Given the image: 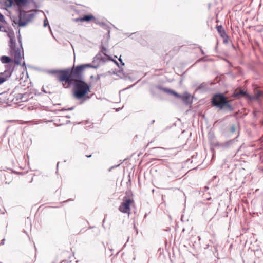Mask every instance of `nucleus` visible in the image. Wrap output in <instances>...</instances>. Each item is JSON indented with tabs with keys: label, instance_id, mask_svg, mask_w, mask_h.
Here are the masks:
<instances>
[{
	"label": "nucleus",
	"instance_id": "nucleus-1",
	"mask_svg": "<svg viewBox=\"0 0 263 263\" xmlns=\"http://www.w3.org/2000/svg\"><path fill=\"white\" fill-rule=\"evenodd\" d=\"M71 85H73V96L77 100L81 101V104L90 98L88 95L90 92V85L84 81L83 76L71 74L69 81H67L66 83L62 84L63 87L65 88H69Z\"/></svg>",
	"mask_w": 263,
	"mask_h": 263
},
{
	"label": "nucleus",
	"instance_id": "nucleus-2",
	"mask_svg": "<svg viewBox=\"0 0 263 263\" xmlns=\"http://www.w3.org/2000/svg\"><path fill=\"white\" fill-rule=\"evenodd\" d=\"M231 100L223 93H216L213 95L211 99V105L227 112H232L235 110V107L231 104Z\"/></svg>",
	"mask_w": 263,
	"mask_h": 263
},
{
	"label": "nucleus",
	"instance_id": "nucleus-3",
	"mask_svg": "<svg viewBox=\"0 0 263 263\" xmlns=\"http://www.w3.org/2000/svg\"><path fill=\"white\" fill-rule=\"evenodd\" d=\"M156 88L159 90L163 91L166 93L174 96L177 99H180L185 105H191L193 103L192 99L194 97L192 96L191 97V95L187 92H184L182 95H180L175 90L166 87H163L160 85L156 86Z\"/></svg>",
	"mask_w": 263,
	"mask_h": 263
},
{
	"label": "nucleus",
	"instance_id": "nucleus-4",
	"mask_svg": "<svg viewBox=\"0 0 263 263\" xmlns=\"http://www.w3.org/2000/svg\"><path fill=\"white\" fill-rule=\"evenodd\" d=\"M48 73L54 74L57 77L58 80L61 82L66 83L71 75V68H67L65 69H54L48 70Z\"/></svg>",
	"mask_w": 263,
	"mask_h": 263
},
{
	"label": "nucleus",
	"instance_id": "nucleus-5",
	"mask_svg": "<svg viewBox=\"0 0 263 263\" xmlns=\"http://www.w3.org/2000/svg\"><path fill=\"white\" fill-rule=\"evenodd\" d=\"M132 194L130 191L126 192L125 196L123 198V202L120 205L119 210L123 213H129L130 204L134 202L133 198H130Z\"/></svg>",
	"mask_w": 263,
	"mask_h": 263
},
{
	"label": "nucleus",
	"instance_id": "nucleus-6",
	"mask_svg": "<svg viewBox=\"0 0 263 263\" xmlns=\"http://www.w3.org/2000/svg\"><path fill=\"white\" fill-rule=\"evenodd\" d=\"M98 67V65H93L90 63L78 65L76 66L73 65V66L71 68V74L79 76H83V71L86 68H91L97 69Z\"/></svg>",
	"mask_w": 263,
	"mask_h": 263
},
{
	"label": "nucleus",
	"instance_id": "nucleus-7",
	"mask_svg": "<svg viewBox=\"0 0 263 263\" xmlns=\"http://www.w3.org/2000/svg\"><path fill=\"white\" fill-rule=\"evenodd\" d=\"M4 71L0 72V85L9 79L14 71V66L12 65H6Z\"/></svg>",
	"mask_w": 263,
	"mask_h": 263
},
{
	"label": "nucleus",
	"instance_id": "nucleus-8",
	"mask_svg": "<svg viewBox=\"0 0 263 263\" xmlns=\"http://www.w3.org/2000/svg\"><path fill=\"white\" fill-rule=\"evenodd\" d=\"M213 84L212 82H203L196 88L195 91H201L202 92L208 91L210 89V86Z\"/></svg>",
	"mask_w": 263,
	"mask_h": 263
},
{
	"label": "nucleus",
	"instance_id": "nucleus-9",
	"mask_svg": "<svg viewBox=\"0 0 263 263\" xmlns=\"http://www.w3.org/2000/svg\"><path fill=\"white\" fill-rule=\"evenodd\" d=\"M262 97H263V92L257 88H255L254 89V95L249 94V99L251 101H257Z\"/></svg>",
	"mask_w": 263,
	"mask_h": 263
},
{
	"label": "nucleus",
	"instance_id": "nucleus-10",
	"mask_svg": "<svg viewBox=\"0 0 263 263\" xmlns=\"http://www.w3.org/2000/svg\"><path fill=\"white\" fill-rule=\"evenodd\" d=\"M232 97L235 98L246 97L249 99V93L247 91L240 89L239 91L235 90L232 95Z\"/></svg>",
	"mask_w": 263,
	"mask_h": 263
},
{
	"label": "nucleus",
	"instance_id": "nucleus-11",
	"mask_svg": "<svg viewBox=\"0 0 263 263\" xmlns=\"http://www.w3.org/2000/svg\"><path fill=\"white\" fill-rule=\"evenodd\" d=\"M238 126H239L238 125ZM239 135H240V129H239V127H238V129L237 130V136L235 138H234V139L229 140L224 142V149H228V148H230L232 146V145L236 141H237V139L239 137Z\"/></svg>",
	"mask_w": 263,
	"mask_h": 263
},
{
	"label": "nucleus",
	"instance_id": "nucleus-12",
	"mask_svg": "<svg viewBox=\"0 0 263 263\" xmlns=\"http://www.w3.org/2000/svg\"><path fill=\"white\" fill-rule=\"evenodd\" d=\"M14 53L15 60L14 63L16 65H18L21 64L20 60L22 58L21 57V51L20 48H17L16 50L12 51V54Z\"/></svg>",
	"mask_w": 263,
	"mask_h": 263
},
{
	"label": "nucleus",
	"instance_id": "nucleus-13",
	"mask_svg": "<svg viewBox=\"0 0 263 263\" xmlns=\"http://www.w3.org/2000/svg\"><path fill=\"white\" fill-rule=\"evenodd\" d=\"M34 13H30L27 16V18L25 21H20L18 22V24L20 27H24L25 26L28 22L30 21L34 17Z\"/></svg>",
	"mask_w": 263,
	"mask_h": 263
},
{
	"label": "nucleus",
	"instance_id": "nucleus-14",
	"mask_svg": "<svg viewBox=\"0 0 263 263\" xmlns=\"http://www.w3.org/2000/svg\"><path fill=\"white\" fill-rule=\"evenodd\" d=\"M210 146H211V149L212 150L214 147H216L219 149H224V142L221 143L218 142H212L210 141Z\"/></svg>",
	"mask_w": 263,
	"mask_h": 263
},
{
	"label": "nucleus",
	"instance_id": "nucleus-15",
	"mask_svg": "<svg viewBox=\"0 0 263 263\" xmlns=\"http://www.w3.org/2000/svg\"><path fill=\"white\" fill-rule=\"evenodd\" d=\"M1 61L3 64L10 65V63H12L14 61L9 56L3 55L1 57Z\"/></svg>",
	"mask_w": 263,
	"mask_h": 263
},
{
	"label": "nucleus",
	"instance_id": "nucleus-16",
	"mask_svg": "<svg viewBox=\"0 0 263 263\" xmlns=\"http://www.w3.org/2000/svg\"><path fill=\"white\" fill-rule=\"evenodd\" d=\"M23 96L22 102H26L33 97V93L31 92H28V90L24 93H22Z\"/></svg>",
	"mask_w": 263,
	"mask_h": 263
},
{
	"label": "nucleus",
	"instance_id": "nucleus-17",
	"mask_svg": "<svg viewBox=\"0 0 263 263\" xmlns=\"http://www.w3.org/2000/svg\"><path fill=\"white\" fill-rule=\"evenodd\" d=\"M216 28L217 29L218 33L221 37L227 35L226 31L224 30L222 25H217L216 26Z\"/></svg>",
	"mask_w": 263,
	"mask_h": 263
},
{
	"label": "nucleus",
	"instance_id": "nucleus-18",
	"mask_svg": "<svg viewBox=\"0 0 263 263\" xmlns=\"http://www.w3.org/2000/svg\"><path fill=\"white\" fill-rule=\"evenodd\" d=\"M95 17L92 14L84 15L81 17L82 22H89L92 20H95Z\"/></svg>",
	"mask_w": 263,
	"mask_h": 263
},
{
	"label": "nucleus",
	"instance_id": "nucleus-19",
	"mask_svg": "<svg viewBox=\"0 0 263 263\" xmlns=\"http://www.w3.org/2000/svg\"><path fill=\"white\" fill-rule=\"evenodd\" d=\"M9 43L10 54L12 55V51H14V50H15L17 49L16 48V41L15 40L11 39V41H10Z\"/></svg>",
	"mask_w": 263,
	"mask_h": 263
},
{
	"label": "nucleus",
	"instance_id": "nucleus-20",
	"mask_svg": "<svg viewBox=\"0 0 263 263\" xmlns=\"http://www.w3.org/2000/svg\"><path fill=\"white\" fill-rule=\"evenodd\" d=\"M100 25L104 29L107 31V37L108 39L110 38V29L108 25L103 22L99 23Z\"/></svg>",
	"mask_w": 263,
	"mask_h": 263
},
{
	"label": "nucleus",
	"instance_id": "nucleus-21",
	"mask_svg": "<svg viewBox=\"0 0 263 263\" xmlns=\"http://www.w3.org/2000/svg\"><path fill=\"white\" fill-rule=\"evenodd\" d=\"M103 61V62H105L106 61V58L102 57L101 55V52H99V53H98L94 58H93V62H94L95 61Z\"/></svg>",
	"mask_w": 263,
	"mask_h": 263
},
{
	"label": "nucleus",
	"instance_id": "nucleus-22",
	"mask_svg": "<svg viewBox=\"0 0 263 263\" xmlns=\"http://www.w3.org/2000/svg\"><path fill=\"white\" fill-rule=\"evenodd\" d=\"M17 12L19 13V21H22L26 15V12L21 8H18Z\"/></svg>",
	"mask_w": 263,
	"mask_h": 263
},
{
	"label": "nucleus",
	"instance_id": "nucleus-23",
	"mask_svg": "<svg viewBox=\"0 0 263 263\" xmlns=\"http://www.w3.org/2000/svg\"><path fill=\"white\" fill-rule=\"evenodd\" d=\"M23 96L22 95V93H18L16 94L15 98L17 101H20V102H22Z\"/></svg>",
	"mask_w": 263,
	"mask_h": 263
},
{
	"label": "nucleus",
	"instance_id": "nucleus-24",
	"mask_svg": "<svg viewBox=\"0 0 263 263\" xmlns=\"http://www.w3.org/2000/svg\"><path fill=\"white\" fill-rule=\"evenodd\" d=\"M8 36L10 39V41H11V39L15 40L14 33L13 31L11 32H8L7 34Z\"/></svg>",
	"mask_w": 263,
	"mask_h": 263
},
{
	"label": "nucleus",
	"instance_id": "nucleus-25",
	"mask_svg": "<svg viewBox=\"0 0 263 263\" xmlns=\"http://www.w3.org/2000/svg\"><path fill=\"white\" fill-rule=\"evenodd\" d=\"M101 49V52L105 56L108 57V55L105 52L107 50V49L105 47H104L103 45H101L100 47Z\"/></svg>",
	"mask_w": 263,
	"mask_h": 263
},
{
	"label": "nucleus",
	"instance_id": "nucleus-26",
	"mask_svg": "<svg viewBox=\"0 0 263 263\" xmlns=\"http://www.w3.org/2000/svg\"><path fill=\"white\" fill-rule=\"evenodd\" d=\"M237 130L236 126L235 124H232L230 126V131L232 133H234Z\"/></svg>",
	"mask_w": 263,
	"mask_h": 263
},
{
	"label": "nucleus",
	"instance_id": "nucleus-27",
	"mask_svg": "<svg viewBox=\"0 0 263 263\" xmlns=\"http://www.w3.org/2000/svg\"><path fill=\"white\" fill-rule=\"evenodd\" d=\"M18 35H17L18 42L19 43L20 47L23 49L21 36L20 30H18Z\"/></svg>",
	"mask_w": 263,
	"mask_h": 263
},
{
	"label": "nucleus",
	"instance_id": "nucleus-28",
	"mask_svg": "<svg viewBox=\"0 0 263 263\" xmlns=\"http://www.w3.org/2000/svg\"><path fill=\"white\" fill-rule=\"evenodd\" d=\"M222 38L223 39V43L224 44H227L228 43L229 36L228 34L224 36H222Z\"/></svg>",
	"mask_w": 263,
	"mask_h": 263
},
{
	"label": "nucleus",
	"instance_id": "nucleus-29",
	"mask_svg": "<svg viewBox=\"0 0 263 263\" xmlns=\"http://www.w3.org/2000/svg\"><path fill=\"white\" fill-rule=\"evenodd\" d=\"M44 27H46L48 25L49 26V28L50 29V26L49 25V22H48V20L47 19V18H46L44 21Z\"/></svg>",
	"mask_w": 263,
	"mask_h": 263
},
{
	"label": "nucleus",
	"instance_id": "nucleus-30",
	"mask_svg": "<svg viewBox=\"0 0 263 263\" xmlns=\"http://www.w3.org/2000/svg\"><path fill=\"white\" fill-rule=\"evenodd\" d=\"M108 60H110V61H112L119 67V63H118V62L116 60L113 59L110 56H108Z\"/></svg>",
	"mask_w": 263,
	"mask_h": 263
},
{
	"label": "nucleus",
	"instance_id": "nucleus-31",
	"mask_svg": "<svg viewBox=\"0 0 263 263\" xmlns=\"http://www.w3.org/2000/svg\"><path fill=\"white\" fill-rule=\"evenodd\" d=\"M0 22H1L2 23H4L5 22V17H4V15L1 13H0Z\"/></svg>",
	"mask_w": 263,
	"mask_h": 263
},
{
	"label": "nucleus",
	"instance_id": "nucleus-32",
	"mask_svg": "<svg viewBox=\"0 0 263 263\" xmlns=\"http://www.w3.org/2000/svg\"><path fill=\"white\" fill-rule=\"evenodd\" d=\"M103 74H97V76H96V80L97 81L98 80H99L101 78V76H102Z\"/></svg>",
	"mask_w": 263,
	"mask_h": 263
},
{
	"label": "nucleus",
	"instance_id": "nucleus-33",
	"mask_svg": "<svg viewBox=\"0 0 263 263\" xmlns=\"http://www.w3.org/2000/svg\"><path fill=\"white\" fill-rule=\"evenodd\" d=\"M5 238L3 239L0 242V245H4L5 244Z\"/></svg>",
	"mask_w": 263,
	"mask_h": 263
},
{
	"label": "nucleus",
	"instance_id": "nucleus-34",
	"mask_svg": "<svg viewBox=\"0 0 263 263\" xmlns=\"http://www.w3.org/2000/svg\"><path fill=\"white\" fill-rule=\"evenodd\" d=\"M4 28V26L0 25V31H4V32H7L6 30L5 29L4 30H3L2 29Z\"/></svg>",
	"mask_w": 263,
	"mask_h": 263
},
{
	"label": "nucleus",
	"instance_id": "nucleus-35",
	"mask_svg": "<svg viewBox=\"0 0 263 263\" xmlns=\"http://www.w3.org/2000/svg\"><path fill=\"white\" fill-rule=\"evenodd\" d=\"M81 19V17H80L76 18L74 20L76 22H78L79 21L82 22V20Z\"/></svg>",
	"mask_w": 263,
	"mask_h": 263
},
{
	"label": "nucleus",
	"instance_id": "nucleus-36",
	"mask_svg": "<svg viewBox=\"0 0 263 263\" xmlns=\"http://www.w3.org/2000/svg\"><path fill=\"white\" fill-rule=\"evenodd\" d=\"M200 48V51L202 53V55H204L205 54V52H204V51L202 50V49L201 48V47H199Z\"/></svg>",
	"mask_w": 263,
	"mask_h": 263
},
{
	"label": "nucleus",
	"instance_id": "nucleus-37",
	"mask_svg": "<svg viewBox=\"0 0 263 263\" xmlns=\"http://www.w3.org/2000/svg\"><path fill=\"white\" fill-rule=\"evenodd\" d=\"M74 108V106H72L70 108H67V110H72Z\"/></svg>",
	"mask_w": 263,
	"mask_h": 263
},
{
	"label": "nucleus",
	"instance_id": "nucleus-38",
	"mask_svg": "<svg viewBox=\"0 0 263 263\" xmlns=\"http://www.w3.org/2000/svg\"><path fill=\"white\" fill-rule=\"evenodd\" d=\"M205 57H203V58H200L199 60V61H205Z\"/></svg>",
	"mask_w": 263,
	"mask_h": 263
},
{
	"label": "nucleus",
	"instance_id": "nucleus-39",
	"mask_svg": "<svg viewBox=\"0 0 263 263\" xmlns=\"http://www.w3.org/2000/svg\"><path fill=\"white\" fill-rule=\"evenodd\" d=\"M210 247H211V248H212V246H211V245H210L209 243H208V244H207V245H206V247H205V248H207V249H208V248H209Z\"/></svg>",
	"mask_w": 263,
	"mask_h": 263
},
{
	"label": "nucleus",
	"instance_id": "nucleus-40",
	"mask_svg": "<svg viewBox=\"0 0 263 263\" xmlns=\"http://www.w3.org/2000/svg\"><path fill=\"white\" fill-rule=\"evenodd\" d=\"M67 110V108H62V109H61L60 110H59V111H66Z\"/></svg>",
	"mask_w": 263,
	"mask_h": 263
},
{
	"label": "nucleus",
	"instance_id": "nucleus-41",
	"mask_svg": "<svg viewBox=\"0 0 263 263\" xmlns=\"http://www.w3.org/2000/svg\"><path fill=\"white\" fill-rule=\"evenodd\" d=\"M208 190H209V187L208 186H204V191H207Z\"/></svg>",
	"mask_w": 263,
	"mask_h": 263
},
{
	"label": "nucleus",
	"instance_id": "nucleus-42",
	"mask_svg": "<svg viewBox=\"0 0 263 263\" xmlns=\"http://www.w3.org/2000/svg\"><path fill=\"white\" fill-rule=\"evenodd\" d=\"M43 91L44 93H51V92H47V91H46L45 90H44V88H43Z\"/></svg>",
	"mask_w": 263,
	"mask_h": 263
},
{
	"label": "nucleus",
	"instance_id": "nucleus-43",
	"mask_svg": "<svg viewBox=\"0 0 263 263\" xmlns=\"http://www.w3.org/2000/svg\"><path fill=\"white\" fill-rule=\"evenodd\" d=\"M120 64L122 65H124V63L123 62L122 60H121L120 61Z\"/></svg>",
	"mask_w": 263,
	"mask_h": 263
},
{
	"label": "nucleus",
	"instance_id": "nucleus-44",
	"mask_svg": "<svg viewBox=\"0 0 263 263\" xmlns=\"http://www.w3.org/2000/svg\"><path fill=\"white\" fill-rule=\"evenodd\" d=\"M213 247H214V250H215L216 251H217V247H216V246L215 245H214Z\"/></svg>",
	"mask_w": 263,
	"mask_h": 263
},
{
	"label": "nucleus",
	"instance_id": "nucleus-45",
	"mask_svg": "<svg viewBox=\"0 0 263 263\" xmlns=\"http://www.w3.org/2000/svg\"><path fill=\"white\" fill-rule=\"evenodd\" d=\"M155 120H152V121H151V125H152V124H153L155 122Z\"/></svg>",
	"mask_w": 263,
	"mask_h": 263
},
{
	"label": "nucleus",
	"instance_id": "nucleus-46",
	"mask_svg": "<svg viewBox=\"0 0 263 263\" xmlns=\"http://www.w3.org/2000/svg\"><path fill=\"white\" fill-rule=\"evenodd\" d=\"M211 199V197H208L206 198V200H210Z\"/></svg>",
	"mask_w": 263,
	"mask_h": 263
},
{
	"label": "nucleus",
	"instance_id": "nucleus-47",
	"mask_svg": "<svg viewBox=\"0 0 263 263\" xmlns=\"http://www.w3.org/2000/svg\"><path fill=\"white\" fill-rule=\"evenodd\" d=\"M86 157H88V158H89V157H91V155H86Z\"/></svg>",
	"mask_w": 263,
	"mask_h": 263
},
{
	"label": "nucleus",
	"instance_id": "nucleus-48",
	"mask_svg": "<svg viewBox=\"0 0 263 263\" xmlns=\"http://www.w3.org/2000/svg\"><path fill=\"white\" fill-rule=\"evenodd\" d=\"M118 60H119V61L120 62L121 61V60H122V59H121V56L120 57V58H118Z\"/></svg>",
	"mask_w": 263,
	"mask_h": 263
},
{
	"label": "nucleus",
	"instance_id": "nucleus-49",
	"mask_svg": "<svg viewBox=\"0 0 263 263\" xmlns=\"http://www.w3.org/2000/svg\"><path fill=\"white\" fill-rule=\"evenodd\" d=\"M22 66H25V62H24L23 63V64H22Z\"/></svg>",
	"mask_w": 263,
	"mask_h": 263
},
{
	"label": "nucleus",
	"instance_id": "nucleus-50",
	"mask_svg": "<svg viewBox=\"0 0 263 263\" xmlns=\"http://www.w3.org/2000/svg\"><path fill=\"white\" fill-rule=\"evenodd\" d=\"M128 177H129V179H128V181H129V182H130V175H129V176H128Z\"/></svg>",
	"mask_w": 263,
	"mask_h": 263
},
{
	"label": "nucleus",
	"instance_id": "nucleus-51",
	"mask_svg": "<svg viewBox=\"0 0 263 263\" xmlns=\"http://www.w3.org/2000/svg\"><path fill=\"white\" fill-rule=\"evenodd\" d=\"M104 222H105V218L103 219V222H102V223H102V226H103V225H104Z\"/></svg>",
	"mask_w": 263,
	"mask_h": 263
},
{
	"label": "nucleus",
	"instance_id": "nucleus-52",
	"mask_svg": "<svg viewBox=\"0 0 263 263\" xmlns=\"http://www.w3.org/2000/svg\"><path fill=\"white\" fill-rule=\"evenodd\" d=\"M66 117L67 118H70V116H66Z\"/></svg>",
	"mask_w": 263,
	"mask_h": 263
},
{
	"label": "nucleus",
	"instance_id": "nucleus-53",
	"mask_svg": "<svg viewBox=\"0 0 263 263\" xmlns=\"http://www.w3.org/2000/svg\"><path fill=\"white\" fill-rule=\"evenodd\" d=\"M70 121H67L66 123H70Z\"/></svg>",
	"mask_w": 263,
	"mask_h": 263
},
{
	"label": "nucleus",
	"instance_id": "nucleus-54",
	"mask_svg": "<svg viewBox=\"0 0 263 263\" xmlns=\"http://www.w3.org/2000/svg\"><path fill=\"white\" fill-rule=\"evenodd\" d=\"M9 127H10V126H8V127L7 128V129H6V132H7V131H8V129H9Z\"/></svg>",
	"mask_w": 263,
	"mask_h": 263
},
{
	"label": "nucleus",
	"instance_id": "nucleus-55",
	"mask_svg": "<svg viewBox=\"0 0 263 263\" xmlns=\"http://www.w3.org/2000/svg\"><path fill=\"white\" fill-rule=\"evenodd\" d=\"M59 162L57 163V167L58 168V166H59Z\"/></svg>",
	"mask_w": 263,
	"mask_h": 263
},
{
	"label": "nucleus",
	"instance_id": "nucleus-56",
	"mask_svg": "<svg viewBox=\"0 0 263 263\" xmlns=\"http://www.w3.org/2000/svg\"><path fill=\"white\" fill-rule=\"evenodd\" d=\"M69 200H70V199L67 200L65 201V202H67Z\"/></svg>",
	"mask_w": 263,
	"mask_h": 263
},
{
	"label": "nucleus",
	"instance_id": "nucleus-57",
	"mask_svg": "<svg viewBox=\"0 0 263 263\" xmlns=\"http://www.w3.org/2000/svg\"><path fill=\"white\" fill-rule=\"evenodd\" d=\"M151 93L153 95H154V93H153V91H151Z\"/></svg>",
	"mask_w": 263,
	"mask_h": 263
},
{
	"label": "nucleus",
	"instance_id": "nucleus-58",
	"mask_svg": "<svg viewBox=\"0 0 263 263\" xmlns=\"http://www.w3.org/2000/svg\"><path fill=\"white\" fill-rule=\"evenodd\" d=\"M232 46H233L234 49H235V46L233 45H232Z\"/></svg>",
	"mask_w": 263,
	"mask_h": 263
},
{
	"label": "nucleus",
	"instance_id": "nucleus-59",
	"mask_svg": "<svg viewBox=\"0 0 263 263\" xmlns=\"http://www.w3.org/2000/svg\"><path fill=\"white\" fill-rule=\"evenodd\" d=\"M34 11L35 12H36V10H31V11Z\"/></svg>",
	"mask_w": 263,
	"mask_h": 263
},
{
	"label": "nucleus",
	"instance_id": "nucleus-60",
	"mask_svg": "<svg viewBox=\"0 0 263 263\" xmlns=\"http://www.w3.org/2000/svg\"><path fill=\"white\" fill-rule=\"evenodd\" d=\"M1 213H2V214H4V213H5V212H1Z\"/></svg>",
	"mask_w": 263,
	"mask_h": 263
},
{
	"label": "nucleus",
	"instance_id": "nucleus-61",
	"mask_svg": "<svg viewBox=\"0 0 263 263\" xmlns=\"http://www.w3.org/2000/svg\"><path fill=\"white\" fill-rule=\"evenodd\" d=\"M120 109V108H118V109H117V111H119Z\"/></svg>",
	"mask_w": 263,
	"mask_h": 263
},
{
	"label": "nucleus",
	"instance_id": "nucleus-62",
	"mask_svg": "<svg viewBox=\"0 0 263 263\" xmlns=\"http://www.w3.org/2000/svg\"><path fill=\"white\" fill-rule=\"evenodd\" d=\"M210 242H211L212 243H213V242L212 241H210Z\"/></svg>",
	"mask_w": 263,
	"mask_h": 263
},
{
	"label": "nucleus",
	"instance_id": "nucleus-63",
	"mask_svg": "<svg viewBox=\"0 0 263 263\" xmlns=\"http://www.w3.org/2000/svg\"><path fill=\"white\" fill-rule=\"evenodd\" d=\"M62 261H61L60 263H62Z\"/></svg>",
	"mask_w": 263,
	"mask_h": 263
}]
</instances>
